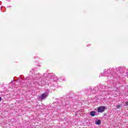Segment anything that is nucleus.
I'll use <instances>...</instances> for the list:
<instances>
[{
  "label": "nucleus",
  "mask_w": 128,
  "mask_h": 128,
  "mask_svg": "<svg viewBox=\"0 0 128 128\" xmlns=\"http://www.w3.org/2000/svg\"><path fill=\"white\" fill-rule=\"evenodd\" d=\"M48 92H44L43 94H42L41 96H40L38 99L40 100H44V98H48Z\"/></svg>",
  "instance_id": "f257e3e1"
},
{
  "label": "nucleus",
  "mask_w": 128,
  "mask_h": 128,
  "mask_svg": "<svg viewBox=\"0 0 128 128\" xmlns=\"http://www.w3.org/2000/svg\"><path fill=\"white\" fill-rule=\"evenodd\" d=\"M106 108L104 106H100L97 108L98 112L102 113L106 110Z\"/></svg>",
  "instance_id": "f03ea898"
},
{
  "label": "nucleus",
  "mask_w": 128,
  "mask_h": 128,
  "mask_svg": "<svg viewBox=\"0 0 128 128\" xmlns=\"http://www.w3.org/2000/svg\"><path fill=\"white\" fill-rule=\"evenodd\" d=\"M36 82H38V86H42L43 84H44V81H39L38 80H37L36 82L35 81L34 82V84H36Z\"/></svg>",
  "instance_id": "7ed1b4c3"
},
{
  "label": "nucleus",
  "mask_w": 128,
  "mask_h": 128,
  "mask_svg": "<svg viewBox=\"0 0 128 128\" xmlns=\"http://www.w3.org/2000/svg\"><path fill=\"white\" fill-rule=\"evenodd\" d=\"M40 78V74H37L34 76V80H40L42 79Z\"/></svg>",
  "instance_id": "20e7f679"
},
{
  "label": "nucleus",
  "mask_w": 128,
  "mask_h": 128,
  "mask_svg": "<svg viewBox=\"0 0 128 128\" xmlns=\"http://www.w3.org/2000/svg\"><path fill=\"white\" fill-rule=\"evenodd\" d=\"M102 124V122L100 120H98L95 121V124H98V126H100Z\"/></svg>",
  "instance_id": "39448f33"
},
{
  "label": "nucleus",
  "mask_w": 128,
  "mask_h": 128,
  "mask_svg": "<svg viewBox=\"0 0 128 128\" xmlns=\"http://www.w3.org/2000/svg\"><path fill=\"white\" fill-rule=\"evenodd\" d=\"M96 114V112L95 111H91L90 112V116H94Z\"/></svg>",
  "instance_id": "423d86ee"
},
{
  "label": "nucleus",
  "mask_w": 128,
  "mask_h": 128,
  "mask_svg": "<svg viewBox=\"0 0 128 128\" xmlns=\"http://www.w3.org/2000/svg\"><path fill=\"white\" fill-rule=\"evenodd\" d=\"M122 106V104L117 105L116 108H120Z\"/></svg>",
  "instance_id": "0eeeda50"
},
{
  "label": "nucleus",
  "mask_w": 128,
  "mask_h": 128,
  "mask_svg": "<svg viewBox=\"0 0 128 128\" xmlns=\"http://www.w3.org/2000/svg\"><path fill=\"white\" fill-rule=\"evenodd\" d=\"M126 106H128V102H125Z\"/></svg>",
  "instance_id": "6e6552de"
},
{
  "label": "nucleus",
  "mask_w": 128,
  "mask_h": 128,
  "mask_svg": "<svg viewBox=\"0 0 128 128\" xmlns=\"http://www.w3.org/2000/svg\"><path fill=\"white\" fill-rule=\"evenodd\" d=\"M0 102H2V97H0Z\"/></svg>",
  "instance_id": "1a4fd4ad"
},
{
  "label": "nucleus",
  "mask_w": 128,
  "mask_h": 128,
  "mask_svg": "<svg viewBox=\"0 0 128 128\" xmlns=\"http://www.w3.org/2000/svg\"><path fill=\"white\" fill-rule=\"evenodd\" d=\"M14 80H13L12 81V82H14Z\"/></svg>",
  "instance_id": "9d476101"
}]
</instances>
